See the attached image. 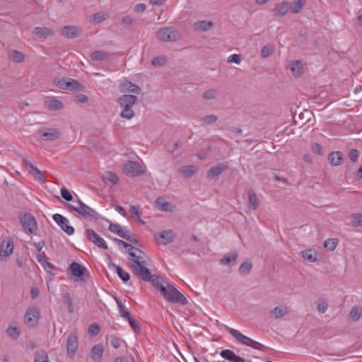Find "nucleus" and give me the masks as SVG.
Segmentation results:
<instances>
[{"label":"nucleus","mask_w":362,"mask_h":362,"mask_svg":"<svg viewBox=\"0 0 362 362\" xmlns=\"http://www.w3.org/2000/svg\"><path fill=\"white\" fill-rule=\"evenodd\" d=\"M137 97L133 95H122L118 100L120 106L123 107L120 115L122 117L131 119L134 116V112L132 109L136 104Z\"/></svg>","instance_id":"3"},{"label":"nucleus","mask_w":362,"mask_h":362,"mask_svg":"<svg viewBox=\"0 0 362 362\" xmlns=\"http://www.w3.org/2000/svg\"><path fill=\"white\" fill-rule=\"evenodd\" d=\"M146 8V6L145 4L141 3L138 4L134 7V11L136 13H142L144 12Z\"/></svg>","instance_id":"64"},{"label":"nucleus","mask_w":362,"mask_h":362,"mask_svg":"<svg viewBox=\"0 0 362 362\" xmlns=\"http://www.w3.org/2000/svg\"><path fill=\"white\" fill-rule=\"evenodd\" d=\"M305 4V0H297L293 4H290V9L293 13H298Z\"/></svg>","instance_id":"36"},{"label":"nucleus","mask_w":362,"mask_h":362,"mask_svg":"<svg viewBox=\"0 0 362 362\" xmlns=\"http://www.w3.org/2000/svg\"><path fill=\"white\" fill-rule=\"evenodd\" d=\"M104 179L106 181H108V182H111L113 185L117 184V182L119 181V179H118L117 176L115 173H113L112 172L106 173V174H105V175L104 177Z\"/></svg>","instance_id":"53"},{"label":"nucleus","mask_w":362,"mask_h":362,"mask_svg":"<svg viewBox=\"0 0 362 362\" xmlns=\"http://www.w3.org/2000/svg\"><path fill=\"white\" fill-rule=\"evenodd\" d=\"M86 237L87 238L95 244L96 246L103 248L104 250H107L108 247L105 241V240L101 238L99 235H98L93 230L87 229L86 230Z\"/></svg>","instance_id":"15"},{"label":"nucleus","mask_w":362,"mask_h":362,"mask_svg":"<svg viewBox=\"0 0 362 362\" xmlns=\"http://www.w3.org/2000/svg\"><path fill=\"white\" fill-rule=\"evenodd\" d=\"M110 344L115 349H119L120 347V339L117 337L112 336L110 339Z\"/></svg>","instance_id":"62"},{"label":"nucleus","mask_w":362,"mask_h":362,"mask_svg":"<svg viewBox=\"0 0 362 362\" xmlns=\"http://www.w3.org/2000/svg\"><path fill=\"white\" fill-rule=\"evenodd\" d=\"M70 212L76 211L86 218L90 221L98 220L100 218L99 213L90 208L88 205H68Z\"/></svg>","instance_id":"5"},{"label":"nucleus","mask_w":362,"mask_h":362,"mask_svg":"<svg viewBox=\"0 0 362 362\" xmlns=\"http://www.w3.org/2000/svg\"><path fill=\"white\" fill-rule=\"evenodd\" d=\"M127 320L128 321L132 329L135 332H138L140 331V324L132 315L129 317L128 319H127Z\"/></svg>","instance_id":"49"},{"label":"nucleus","mask_w":362,"mask_h":362,"mask_svg":"<svg viewBox=\"0 0 362 362\" xmlns=\"http://www.w3.org/2000/svg\"><path fill=\"white\" fill-rule=\"evenodd\" d=\"M35 362H49L46 351L44 350L37 351L35 354Z\"/></svg>","instance_id":"40"},{"label":"nucleus","mask_w":362,"mask_h":362,"mask_svg":"<svg viewBox=\"0 0 362 362\" xmlns=\"http://www.w3.org/2000/svg\"><path fill=\"white\" fill-rule=\"evenodd\" d=\"M80 33V29L72 25L64 26L61 30V34L67 38H76L79 36Z\"/></svg>","instance_id":"20"},{"label":"nucleus","mask_w":362,"mask_h":362,"mask_svg":"<svg viewBox=\"0 0 362 362\" xmlns=\"http://www.w3.org/2000/svg\"><path fill=\"white\" fill-rule=\"evenodd\" d=\"M197 27L202 31H207L212 28L213 23L208 21H199L195 24Z\"/></svg>","instance_id":"41"},{"label":"nucleus","mask_w":362,"mask_h":362,"mask_svg":"<svg viewBox=\"0 0 362 362\" xmlns=\"http://www.w3.org/2000/svg\"><path fill=\"white\" fill-rule=\"evenodd\" d=\"M40 316V312L38 308H30L27 310L25 315V323L28 326L33 327L37 324Z\"/></svg>","instance_id":"12"},{"label":"nucleus","mask_w":362,"mask_h":362,"mask_svg":"<svg viewBox=\"0 0 362 362\" xmlns=\"http://www.w3.org/2000/svg\"><path fill=\"white\" fill-rule=\"evenodd\" d=\"M273 46L270 44H267L262 47L261 51V56L262 58H267L273 53Z\"/></svg>","instance_id":"47"},{"label":"nucleus","mask_w":362,"mask_h":362,"mask_svg":"<svg viewBox=\"0 0 362 362\" xmlns=\"http://www.w3.org/2000/svg\"><path fill=\"white\" fill-rule=\"evenodd\" d=\"M288 308L286 305L275 307L270 311V314L275 318L279 319L288 314Z\"/></svg>","instance_id":"25"},{"label":"nucleus","mask_w":362,"mask_h":362,"mask_svg":"<svg viewBox=\"0 0 362 362\" xmlns=\"http://www.w3.org/2000/svg\"><path fill=\"white\" fill-rule=\"evenodd\" d=\"M238 257V252L233 251L225 255L223 257L220 259V263L224 265H230L231 263H233L237 260Z\"/></svg>","instance_id":"31"},{"label":"nucleus","mask_w":362,"mask_h":362,"mask_svg":"<svg viewBox=\"0 0 362 362\" xmlns=\"http://www.w3.org/2000/svg\"><path fill=\"white\" fill-rule=\"evenodd\" d=\"M61 196L66 202H71L74 199L72 194L66 187L61 188Z\"/></svg>","instance_id":"52"},{"label":"nucleus","mask_w":362,"mask_h":362,"mask_svg":"<svg viewBox=\"0 0 362 362\" xmlns=\"http://www.w3.org/2000/svg\"><path fill=\"white\" fill-rule=\"evenodd\" d=\"M198 168L193 165L182 166L179 168L178 172L180 175L185 177H192L197 171Z\"/></svg>","instance_id":"28"},{"label":"nucleus","mask_w":362,"mask_h":362,"mask_svg":"<svg viewBox=\"0 0 362 362\" xmlns=\"http://www.w3.org/2000/svg\"><path fill=\"white\" fill-rule=\"evenodd\" d=\"M78 347V337L76 331L71 332L68 338L66 343L67 354L71 357L74 358L76 354Z\"/></svg>","instance_id":"11"},{"label":"nucleus","mask_w":362,"mask_h":362,"mask_svg":"<svg viewBox=\"0 0 362 362\" xmlns=\"http://www.w3.org/2000/svg\"><path fill=\"white\" fill-rule=\"evenodd\" d=\"M242 59L243 57L240 54H233L228 57V62L239 64Z\"/></svg>","instance_id":"58"},{"label":"nucleus","mask_w":362,"mask_h":362,"mask_svg":"<svg viewBox=\"0 0 362 362\" xmlns=\"http://www.w3.org/2000/svg\"><path fill=\"white\" fill-rule=\"evenodd\" d=\"M339 241L337 238H329L324 243V247L329 251H333L337 247Z\"/></svg>","instance_id":"42"},{"label":"nucleus","mask_w":362,"mask_h":362,"mask_svg":"<svg viewBox=\"0 0 362 362\" xmlns=\"http://www.w3.org/2000/svg\"><path fill=\"white\" fill-rule=\"evenodd\" d=\"M54 221L60 226V228L69 235L74 233V227L69 225V220L64 216L56 214L53 215Z\"/></svg>","instance_id":"14"},{"label":"nucleus","mask_w":362,"mask_h":362,"mask_svg":"<svg viewBox=\"0 0 362 362\" xmlns=\"http://www.w3.org/2000/svg\"><path fill=\"white\" fill-rule=\"evenodd\" d=\"M128 254L132 257L129 259V266L135 276L138 277L140 275L149 273V269L146 267V263L144 257L138 256L134 250L128 251Z\"/></svg>","instance_id":"2"},{"label":"nucleus","mask_w":362,"mask_h":362,"mask_svg":"<svg viewBox=\"0 0 362 362\" xmlns=\"http://www.w3.org/2000/svg\"><path fill=\"white\" fill-rule=\"evenodd\" d=\"M301 255L304 259L310 262H315L317 261V252L314 250L308 249L303 250L301 252Z\"/></svg>","instance_id":"32"},{"label":"nucleus","mask_w":362,"mask_h":362,"mask_svg":"<svg viewBox=\"0 0 362 362\" xmlns=\"http://www.w3.org/2000/svg\"><path fill=\"white\" fill-rule=\"evenodd\" d=\"M252 267V262L247 260L240 264L238 272L240 274L246 275L250 272Z\"/></svg>","instance_id":"38"},{"label":"nucleus","mask_w":362,"mask_h":362,"mask_svg":"<svg viewBox=\"0 0 362 362\" xmlns=\"http://www.w3.org/2000/svg\"><path fill=\"white\" fill-rule=\"evenodd\" d=\"M290 9V4L286 1H282L276 5L274 11L276 16L283 17L286 16Z\"/></svg>","instance_id":"24"},{"label":"nucleus","mask_w":362,"mask_h":362,"mask_svg":"<svg viewBox=\"0 0 362 362\" xmlns=\"http://www.w3.org/2000/svg\"><path fill=\"white\" fill-rule=\"evenodd\" d=\"M160 293L164 298L169 303H180L182 305L188 303L187 299L172 284L165 282V286L160 288Z\"/></svg>","instance_id":"1"},{"label":"nucleus","mask_w":362,"mask_h":362,"mask_svg":"<svg viewBox=\"0 0 362 362\" xmlns=\"http://www.w3.org/2000/svg\"><path fill=\"white\" fill-rule=\"evenodd\" d=\"M20 223L27 234H36L37 225L35 218L30 213L20 214Z\"/></svg>","instance_id":"4"},{"label":"nucleus","mask_w":362,"mask_h":362,"mask_svg":"<svg viewBox=\"0 0 362 362\" xmlns=\"http://www.w3.org/2000/svg\"><path fill=\"white\" fill-rule=\"evenodd\" d=\"M37 134L46 141H55L59 139L62 133L56 128H42L37 131Z\"/></svg>","instance_id":"9"},{"label":"nucleus","mask_w":362,"mask_h":362,"mask_svg":"<svg viewBox=\"0 0 362 362\" xmlns=\"http://www.w3.org/2000/svg\"><path fill=\"white\" fill-rule=\"evenodd\" d=\"M45 105L49 110H60L64 107L62 102L54 97L47 98Z\"/></svg>","instance_id":"21"},{"label":"nucleus","mask_w":362,"mask_h":362,"mask_svg":"<svg viewBox=\"0 0 362 362\" xmlns=\"http://www.w3.org/2000/svg\"><path fill=\"white\" fill-rule=\"evenodd\" d=\"M115 300H116L117 306L119 308V312L121 317H122L125 320H127L129 317H131L132 314L129 313V311L125 307V305L122 304L121 300L117 298H115Z\"/></svg>","instance_id":"35"},{"label":"nucleus","mask_w":362,"mask_h":362,"mask_svg":"<svg viewBox=\"0 0 362 362\" xmlns=\"http://www.w3.org/2000/svg\"><path fill=\"white\" fill-rule=\"evenodd\" d=\"M226 329L230 333V334L233 336L236 340L247 346L252 347L253 349H258V347L256 345H259L262 346V344H260L256 341H254L250 337L243 334L240 332H239L237 329L230 328L229 327H226Z\"/></svg>","instance_id":"6"},{"label":"nucleus","mask_w":362,"mask_h":362,"mask_svg":"<svg viewBox=\"0 0 362 362\" xmlns=\"http://www.w3.org/2000/svg\"><path fill=\"white\" fill-rule=\"evenodd\" d=\"M109 230L111 232L116 233L119 237H121L122 238H124V239L127 236L129 231H130L129 230L127 229L126 228H123L120 225L117 224V223H110L109 226Z\"/></svg>","instance_id":"26"},{"label":"nucleus","mask_w":362,"mask_h":362,"mask_svg":"<svg viewBox=\"0 0 362 362\" xmlns=\"http://www.w3.org/2000/svg\"><path fill=\"white\" fill-rule=\"evenodd\" d=\"M359 156V152L356 148H352L349 152V157L350 160L353 162H356Z\"/></svg>","instance_id":"60"},{"label":"nucleus","mask_w":362,"mask_h":362,"mask_svg":"<svg viewBox=\"0 0 362 362\" xmlns=\"http://www.w3.org/2000/svg\"><path fill=\"white\" fill-rule=\"evenodd\" d=\"M33 33L42 38H47L54 35L53 30L46 27H37L34 29Z\"/></svg>","instance_id":"30"},{"label":"nucleus","mask_w":362,"mask_h":362,"mask_svg":"<svg viewBox=\"0 0 362 362\" xmlns=\"http://www.w3.org/2000/svg\"><path fill=\"white\" fill-rule=\"evenodd\" d=\"M124 172L131 177H138L145 173V169L137 161H127L124 166Z\"/></svg>","instance_id":"7"},{"label":"nucleus","mask_w":362,"mask_h":362,"mask_svg":"<svg viewBox=\"0 0 362 362\" xmlns=\"http://www.w3.org/2000/svg\"><path fill=\"white\" fill-rule=\"evenodd\" d=\"M160 211L173 212L175 211V205H156Z\"/></svg>","instance_id":"54"},{"label":"nucleus","mask_w":362,"mask_h":362,"mask_svg":"<svg viewBox=\"0 0 362 362\" xmlns=\"http://www.w3.org/2000/svg\"><path fill=\"white\" fill-rule=\"evenodd\" d=\"M299 61H293L291 64V70L293 76L298 77L302 74L301 68L299 66Z\"/></svg>","instance_id":"44"},{"label":"nucleus","mask_w":362,"mask_h":362,"mask_svg":"<svg viewBox=\"0 0 362 362\" xmlns=\"http://www.w3.org/2000/svg\"><path fill=\"white\" fill-rule=\"evenodd\" d=\"M13 251V242L10 238L4 239L0 245V257H9Z\"/></svg>","instance_id":"17"},{"label":"nucleus","mask_w":362,"mask_h":362,"mask_svg":"<svg viewBox=\"0 0 362 362\" xmlns=\"http://www.w3.org/2000/svg\"><path fill=\"white\" fill-rule=\"evenodd\" d=\"M113 240L118 245H122L123 247L127 248L128 250V251L134 250V246H132L131 244H129V243L124 242V240H122L118 239V238H114Z\"/></svg>","instance_id":"57"},{"label":"nucleus","mask_w":362,"mask_h":362,"mask_svg":"<svg viewBox=\"0 0 362 362\" xmlns=\"http://www.w3.org/2000/svg\"><path fill=\"white\" fill-rule=\"evenodd\" d=\"M112 267L115 269L116 273L117 274L118 276L124 282L128 281L130 279V275L129 274L124 271L120 266L116 265L115 264L112 263Z\"/></svg>","instance_id":"34"},{"label":"nucleus","mask_w":362,"mask_h":362,"mask_svg":"<svg viewBox=\"0 0 362 362\" xmlns=\"http://www.w3.org/2000/svg\"><path fill=\"white\" fill-rule=\"evenodd\" d=\"M228 168V163L223 162L212 166L207 172V177L209 178H214L218 176Z\"/></svg>","instance_id":"19"},{"label":"nucleus","mask_w":362,"mask_h":362,"mask_svg":"<svg viewBox=\"0 0 362 362\" xmlns=\"http://www.w3.org/2000/svg\"><path fill=\"white\" fill-rule=\"evenodd\" d=\"M72 276L77 277L81 281H86L89 279V274L86 269L79 263L73 262L69 267Z\"/></svg>","instance_id":"8"},{"label":"nucleus","mask_w":362,"mask_h":362,"mask_svg":"<svg viewBox=\"0 0 362 362\" xmlns=\"http://www.w3.org/2000/svg\"><path fill=\"white\" fill-rule=\"evenodd\" d=\"M220 356L223 358L233 362L235 356V354L230 349H224L220 352Z\"/></svg>","instance_id":"45"},{"label":"nucleus","mask_w":362,"mask_h":362,"mask_svg":"<svg viewBox=\"0 0 362 362\" xmlns=\"http://www.w3.org/2000/svg\"><path fill=\"white\" fill-rule=\"evenodd\" d=\"M343 153L341 151H332L329 153L328 160L333 166H338L342 163Z\"/></svg>","instance_id":"27"},{"label":"nucleus","mask_w":362,"mask_h":362,"mask_svg":"<svg viewBox=\"0 0 362 362\" xmlns=\"http://www.w3.org/2000/svg\"><path fill=\"white\" fill-rule=\"evenodd\" d=\"M218 120V117L215 115H209L200 119L202 126H207L214 124Z\"/></svg>","instance_id":"37"},{"label":"nucleus","mask_w":362,"mask_h":362,"mask_svg":"<svg viewBox=\"0 0 362 362\" xmlns=\"http://www.w3.org/2000/svg\"><path fill=\"white\" fill-rule=\"evenodd\" d=\"M158 238L160 239V243L163 245H167L174 241L176 235L172 230H165L158 233Z\"/></svg>","instance_id":"22"},{"label":"nucleus","mask_w":362,"mask_h":362,"mask_svg":"<svg viewBox=\"0 0 362 362\" xmlns=\"http://www.w3.org/2000/svg\"><path fill=\"white\" fill-rule=\"evenodd\" d=\"M9 57L16 63H21L25 59L23 54L17 50H12L10 52Z\"/></svg>","instance_id":"39"},{"label":"nucleus","mask_w":362,"mask_h":362,"mask_svg":"<svg viewBox=\"0 0 362 362\" xmlns=\"http://www.w3.org/2000/svg\"><path fill=\"white\" fill-rule=\"evenodd\" d=\"M138 278L146 282H151V285L160 292V288L165 286V281L163 283L162 278L156 274H151V272L148 274H142Z\"/></svg>","instance_id":"13"},{"label":"nucleus","mask_w":362,"mask_h":362,"mask_svg":"<svg viewBox=\"0 0 362 362\" xmlns=\"http://www.w3.org/2000/svg\"><path fill=\"white\" fill-rule=\"evenodd\" d=\"M93 19L95 23H100L106 19V16L104 13L97 12L93 15Z\"/></svg>","instance_id":"55"},{"label":"nucleus","mask_w":362,"mask_h":362,"mask_svg":"<svg viewBox=\"0 0 362 362\" xmlns=\"http://www.w3.org/2000/svg\"><path fill=\"white\" fill-rule=\"evenodd\" d=\"M57 85L61 89L69 90H77L81 86L77 81L69 78H62L58 81Z\"/></svg>","instance_id":"16"},{"label":"nucleus","mask_w":362,"mask_h":362,"mask_svg":"<svg viewBox=\"0 0 362 362\" xmlns=\"http://www.w3.org/2000/svg\"><path fill=\"white\" fill-rule=\"evenodd\" d=\"M23 165L28 170L29 173L37 178L40 181H45V177L42 173L31 163L25 158L21 160Z\"/></svg>","instance_id":"18"},{"label":"nucleus","mask_w":362,"mask_h":362,"mask_svg":"<svg viewBox=\"0 0 362 362\" xmlns=\"http://www.w3.org/2000/svg\"><path fill=\"white\" fill-rule=\"evenodd\" d=\"M124 239L133 244L139 245V240L134 237V235L131 233V231H129Z\"/></svg>","instance_id":"61"},{"label":"nucleus","mask_w":362,"mask_h":362,"mask_svg":"<svg viewBox=\"0 0 362 362\" xmlns=\"http://www.w3.org/2000/svg\"><path fill=\"white\" fill-rule=\"evenodd\" d=\"M328 308V303L326 300H321L317 303V310L320 313H325Z\"/></svg>","instance_id":"59"},{"label":"nucleus","mask_w":362,"mask_h":362,"mask_svg":"<svg viewBox=\"0 0 362 362\" xmlns=\"http://www.w3.org/2000/svg\"><path fill=\"white\" fill-rule=\"evenodd\" d=\"M103 352L104 346L102 344H98L92 348L90 356L93 360H100L103 357Z\"/></svg>","instance_id":"29"},{"label":"nucleus","mask_w":362,"mask_h":362,"mask_svg":"<svg viewBox=\"0 0 362 362\" xmlns=\"http://www.w3.org/2000/svg\"><path fill=\"white\" fill-rule=\"evenodd\" d=\"M100 328L97 323H92L89 325L88 332L92 335H97L100 332Z\"/></svg>","instance_id":"56"},{"label":"nucleus","mask_w":362,"mask_h":362,"mask_svg":"<svg viewBox=\"0 0 362 362\" xmlns=\"http://www.w3.org/2000/svg\"><path fill=\"white\" fill-rule=\"evenodd\" d=\"M361 313L362 309L360 307L356 306L351 309L349 316L353 320L357 321L361 317Z\"/></svg>","instance_id":"46"},{"label":"nucleus","mask_w":362,"mask_h":362,"mask_svg":"<svg viewBox=\"0 0 362 362\" xmlns=\"http://www.w3.org/2000/svg\"><path fill=\"white\" fill-rule=\"evenodd\" d=\"M312 151L315 154H317L320 156L322 155V147L319 144H317V143L314 144L312 146Z\"/></svg>","instance_id":"63"},{"label":"nucleus","mask_w":362,"mask_h":362,"mask_svg":"<svg viewBox=\"0 0 362 362\" xmlns=\"http://www.w3.org/2000/svg\"><path fill=\"white\" fill-rule=\"evenodd\" d=\"M218 95V91L216 89H209L204 92L203 98L206 100L215 99Z\"/></svg>","instance_id":"48"},{"label":"nucleus","mask_w":362,"mask_h":362,"mask_svg":"<svg viewBox=\"0 0 362 362\" xmlns=\"http://www.w3.org/2000/svg\"><path fill=\"white\" fill-rule=\"evenodd\" d=\"M350 217L351 219V225L354 227L362 226V214H352Z\"/></svg>","instance_id":"43"},{"label":"nucleus","mask_w":362,"mask_h":362,"mask_svg":"<svg viewBox=\"0 0 362 362\" xmlns=\"http://www.w3.org/2000/svg\"><path fill=\"white\" fill-rule=\"evenodd\" d=\"M6 332L13 339H17L20 335V330L16 327L8 326Z\"/></svg>","instance_id":"51"},{"label":"nucleus","mask_w":362,"mask_h":362,"mask_svg":"<svg viewBox=\"0 0 362 362\" xmlns=\"http://www.w3.org/2000/svg\"><path fill=\"white\" fill-rule=\"evenodd\" d=\"M157 37L164 42H173L177 40V33L172 27L162 28L158 30Z\"/></svg>","instance_id":"10"},{"label":"nucleus","mask_w":362,"mask_h":362,"mask_svg":"<svg viewBox=\"0 0 362 362\" xmlns=\"http://www.w3.org/2000/svg\"><path fill=\"white\" fill-rule=\"evenodd\" d=\"M90 57L93 61L101 62L107 59L109 57V54L107 52L104 50H97L92 52V54H90Z\"/></svg>","instance_id":"33"},{"label":"nucleus","mask_w":362,"mask_h":362,"mask_svg":"<svg viewBox=\"0 0 362 362\" xmlns=\"http://www.w3.org/2000/svg\"><path fill=\"white\" fill-rule=\"evenodd\" d=\"M166 62L167 60L165 57L158 56L152 59L151 64L153 66H160L165 65L166 64Z\"/></svg>","instance_id":"50"},{"label":"nucleus","mask_w":362,"mask_h":362,"mask_svg":"<svg viewBox=\"0 0 362 362\" xmlns=\"http://www.w3.org/2000/svg\"><path fill=\"white\" fill-rule=\"evenodd\" d=\"M120 91L123 93L128 92L139 93L141 92V88L137 85L130 81H126L121 85Z\"/></svg>","instance_id":"23"}]
</instances>
